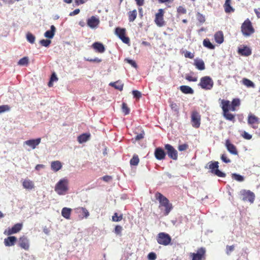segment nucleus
I'll return each instance as SVG.
<instances>
[{
    "instance_id": "nucleus-1",
    "label": "nucleus",
    "mask_w": 260,
    "mask_h": 260,
    "mask_svg": "<svg viewBox=\"0 0 260 260\" xmlns=\"http://www.w3.org/2000/svg\"><path fill=\"white\" fill-rule=\"evenodd\" d=\"M220 102V106L222 110V114L224 117L228 120L234 122L235 120V115L229 112L230 110L235 111L236 107L240 105V101L239 99H234L231 104L228 100L219 99Z\"/></svg>"
},
{
    "instance_id": "nucleus-2",
    "label": "nucleus",
    "mask_w": 260,
    "mask_h": 260,
    "mask_svg": "<svg viewBox=\"0 0 260 260\" xmlns=\"http://www.w3.org/2000/svg\"><path fill=\"white\" fill-rule=\"evenodd\" d=\"M155 197L159 201V208L161 210H164V215H168L173 209L172 204L170 203L169 200L166 197L160 192H156L155 194Z\"/></svg>"
},
{
    "instance_id": "nucleus-3",
    "label": "nucleus",
    "mask_w": 260,
    "mask_h": 260,
    "mask_svg": "<svg viewBox=\"0 0 260 260\" xmlns=\"http://www.w3.org/2000/svg\"><path fill=\"white\" fill-rule=\"evenodd\" d=\"M241 31L243 35L245 37H249L254 32V28L249 19L247 18L246 19L242 24Z\"/></svg>"
},
{
    "instance_id": "nucleus-4",
    "label": "nucleus",
    "mask_w": 260,
    "mask_h": 260,
    "mask_svg": "<svg viewBox=\"0 0 260 260\" xmlns=\"http://www.w3.org/2000/svg\"><path fill=\"white\" fill-rule=\"evenodd\" d=\"M219 163L218 161H210L208 163L207 165L205 167V168H207L210 170V172L218 177H225L226 175L224 173L221 172L218 169Z\"/></svg>"
},
{
    "instance_id": "nucleus-5",
    "label": "nucleus",
    "mask_w": 260,
    "mask_h": 260,
    "mask_svg": "<svg viewBox=\"0 0 260 260\" xmlns=\"http://www.w3.org/2000/svg\"><path fill=\"white\" fill-rule=\"evenodd\" d=\"M67 179H61L55 185L54 190L59 195L66 194L69 189Z\"/></svg>"
},
{
    "instance_id": "nucleus-6",
    "label": "nucleus",
    "mask_w": 260,
    "mask_h": 260,
    "mask_svg": "<svg viewBox=\"0 0 260 260\" xmlns=\"http://www.w3.org/2000/svg\"><path fill=\"white\" fill-rule=\"evenodd\" d=\"M214 82L209 76H204L201 78L199 86L205 90H210L212 88Z\"/></svg>"
},
{
    "instance_id": "nucleus-7",
    "label": "nucleus",
    "mask_w": 260,
    "mask_h": 260,
    "mask_svg": "<svg viewBox=\"0 0 260 260\" xmlns=\"http://www.w3.org/2000/svg\"><path fill=\"white\" fill-rule=\"evenodd\" d=\"M156 240L158 244L167 246L171 243V237L168 234L162 232L157 235Z\"/></svg>"
},
{
    "instance_id": "nucleus-8",
    "label": "nucleus",
    "mask_w": 260,
    "mask_h": 260,
    "mask_svg": "<svg viewBox=\"0 0 260 260\" xmlns=\"http://www.w3.org/2000/svg\"><path fill=\"white\" fill-rule=\"evenodd\" d=\"M165 11L162 9H159L157 13L155 15L154 22L156 25L158 27H162L166 24V22L164 20Z\"/></svg>"
},
{
    "instance_id": "nucleus-9",
    "label": "nucleus",
    "mask_w": 260,
    "mask_h": 260,
    "mask_svg": "<svg viewBox=\"0 0 260 260\" xmlns=\"http://www.w3.org/2000/svg\"><path fill=\"white\" fill-rule=\"evenodd\" d=\"M240 195L243 201H248L250 203H253L255 200L254 193L250 190H242L240 192Z\"/></svg>"
},
{
    "instance_id": "nucleus-10",
    "label": "nucleus",
    "mask_w": 260,
    "mask_h": 260,
    "mask_svg": "<svg viewBox=\"0 0 260 260\" xmlns=\"http://www.w3.org/2000/svg\"><path fill=\"white\" fill-rule=\"evenodd\" d=\"M206 249L204 247H201L197 250V253H190V256L191 260H204L206 258Z\"/></svg>"
},
{
    "instance_id": "nucleus-11",
    "label": "nucleus",
    "mask_w": 260,
    "mask_h": 260,
    "mask_svg": "<svg viewBox=\"0 0 260 260\" xmlns=\"http://www.w3.org/2000/svg\"><path fill=\"white\" fill-rule=\"evenodd\" d=\"M115 34L125 44H129L130 42L129 38L125 36L126 29L124 28L116 27L115 30Z\"/></svg>"
},
{
    "instance_id": "nucleus-12",
    "label": "nucleus",
    "mask_w": 260,
    "mask_h": 260,
    "mask_svg": "<svg viewBox=\"0 0 260 260\" xmlns=\"http://www.w3.org/2000/svg\"><path fill=\"white\" fill-rule=\"evenodd\" d=\"M165 149L170 158L175 160L178 159L177 151L171 145L169 144H165Z\"/></svg>"
},
{
    "instance_id": "nucleus-13",
    "label": "nucleus",
    "mask_w": 260,
    "mask_h": 260,
    "mask_svg": "<svg viewBox=\"0 0 260 260\" xmlns=\"http://www.w3.org/2000/svg\"><path fill=\"white\" fill-rule=\"evenodd\" d=\"M201 117L199 113L196 111H193L191 115L192 126L194 128H199L201 124Z\"/></svg>"
},
{
    "instance_id": "nucleus-14",
    "label": "nucleus",
    "mask_w": 260,
    "mask_h": 260,
    "mask_svg": "<svg viewBox=\"0 0 260 260\" xmlns=\"http://www.w3.org/2000/svg\"><path fill=\"white\" fill-rule=\"evenodd\" d=\"M247 122L248 124L250 125L252 128L256 129L258 127L257 124L259 123V119L254 115L249 114Z\"/></svg>"
},
{
    "instance_id": "nucleus-15",
    "label": "nucleus",
    "mask_w": 260,
    "mask_h": 260,
    "mask_svg": "<svg viewBox=\"0 0 260 260\" xmlns=\"http://www.w3.org/2000/svg\"><path fill=\"white\" fill-rule=\"evenodd\" d=\"M225 146L228 150V151L232 154L238 155V151L236 147L231 143V141L229 139L225 140Z\"/></svg>"
},
{
    "instance_id": "nucleus-16",
    "label": "nucleus",
    "mask_w": 260,
    "mask_h": 260,
    "mask_svg": "<svg viewBox=\"0 0 260 260\" xmlns=\"http://www.w3.org/2000/svg\"><path fill=\"white\" fill-rule=\"evenodd\" d=\"M154 156L157 160H163L166 158V153L161 147H157L154 151Z\"/></svg>"
},
{
    "instance_id": "nucleus-17",
    "label": "nucleus",
    "mask_w": 260,
    "mask_h": 260,
    "mask_svg": "<svg viewBox=\"0 0 260 260\" xmlns=\"http://www.w3.org/2000/svg\"><path fill=\"white\" fill-rule=\"evenodd\" d=\"M18 245L25 250H28L29 247L28 240L25 236H22L19 239Z\"/></svg>"
},
{
    "instance_id": "nucleus-18",
    "label": "nucleus",
    "mask_w": 260,
    "mask_h": 260,
    "mask_svg": "<svg viewBox=\"0 0 260 260\" xmlns=\"http://www.w3.org/2000/svg\"><path fill=\"white\" fill-rule=\"evenodd\" d=\"M22 224L21 223H16L12 228L8 229L5 232V233L8 235H11L13 234L19 232L22 229Z\"/></svg>"
},
{
    "instance_id": "nucleus-19",
    "label": "nucleus",
    "mask_w": 260,
    "mask_h": 260,
    "mask_svg": "<svg viewBox=\"0 0 260 260\" xmlns=\"http://www.w3.org/2000/svg\"><path fill=\"white\" fill-rule=\"evenodd\" d=\"M238 53L242 56H248L251 54L252 51L248 46H243L242 47L238 48Z\"/></svg>"
},
{
    "instance_id": "nucleus-20",
    "label": "nucleus",
    "mask_w": 260,
    "mask_h": 260,
    "mask_svg": "<svg viewBox=\"0 0 260 260\" xmlns=\"http://www.w3.org/2000/svg\"><path fill=\"white\" fill-rule=\"evenodd\" d=\"M99 23V19L93 16H91L87 21L88 26L92 28L97 27Z\"/></svg>"
},
{
    "instance_id": "nucleus-21",
    "label": "nucleus",
    "mask_w": 260,
    "mask_h": 260,
    "mask_svg": "<svg viewBox=\"0 0 260 260\" xmlns=\"http://www.w3.org/2000/svg\"><path fill=\"white\" fill-rule=\"evenodd\" d=\"M41 139L40 138L36 139H31L25 141L24 144L30 146L32 149H34L36 148L41 142Z\"/></svg>"
},
{
    "instance_id": "nucleus-22",
    "label": "nucleus",
    "mask_w": 260,
    "mask_h": 260,
    "mask_svg": "<svg viewBox=\"0 0 260 260\" xmlns=\"http://www.w3.org/2000/svg\"><path fill=\"white\" fill-rule=\"evenodd\" d=\"M92 47L93 49H94L96 52L102 53H104L105 51V48L104 45L100 42H94L92 45Z\"/></svg>"
},
{
    "instance_id": "nucleus-23",
    "label": "nucleus",
    "mask_w": 260,
    "mask_h": 260,
    "mask_svg": "<svg viewBox=\"0 0 260 260\" xmlns=\"http://www.w3.org/2000/svg\"><path fill=\"white\" fill-rule=\"evenodd\" d=\"M17 238L15 236H10L5 239L4 243L6 246H12L15 245Z\"/></svg>"
},
{
    "instance_id": "nucleus-24",
    "label": "nucleus",
    "mask_w": 260,
    "mask_h": 260,
    "mask_svg": "<svg viewBox=\"0 0 260 260\" xmlns=\"http://www.w3.org/2000/svg\"><path fill=\"white\" fill-rule=\"evenodd\" d=\"M231 2L232 0H225L223 5L224 11L226 13L234 12L235 11V9L231 6Z\"/></svg>"
},
{
    "instance_id": "nucleus-25",
    "label": "nucleus",
    "mask_w": 260,
    "mask_h": 260,
    "mask_svg": "<svg viewBox=\"0 0 260 260\" xmlns=\"http://www.w3.org/2000/svg\"><path fill=\"white\" fill-rule=\"evenodd\" d=\"M214 39L218 44H221L224 41L223 34L221 31L216 32L214 35Z\"/></svg>"
},
{
    "instance_id": "nucleus-26",
    "label": "nucleus",
    "mask_w": 260,
    "mask_h": 260,
    "mask_svg": "<svg viewBox=\"0 0 260 260\" xmlns=\"http://www.w3.org/2000/svg\"><path fill=\"white\" fill-rule=\"evenodd\" d=\"M23 187L26 189L31 190L35 187L33 182L29 179H25L22 182Z\"/></svg>"
},
{
    "instance_id": "nucleus-27",
    "label": "nucleus",
    "mask_w": 260,
    "mask_h": 260,
    "mask_svg": "<svg viewBox=\"0 0 260 260\" xmlns=\"http://www.w3.org/2000/svg\"><path fill=\"white\" fill-rule=\"evenodd\" d=\"M193 64L195 66L196 68L199 70L202 71L205 69L204 62L202 59H195Z\"/></svg>"
},
{
    "instance_id": "nucleus-28",
    "label": "nucleus",
    "mask_w": 260,
    "mask_h": 260,
    "mask_svg": "<svg viewBox=\"0 0 260 260\" xmlns=\"http://www.w3.org/2000/svg\"><path fill=\"white\" fill-rule=\"evenodd\" d=\"M72 210V209L69 208H67V207L63 208L61 210L62 216L66 219H70Z\"/></svg>"
},
{
    "instance_id": "nucleus-29",
    "label": "nucleus",
    "mask_w": 260,
    "mask_h": 260,
    "mask_svg": "<svg viewBox=\"0 0 260 260\" xmlns=\"http://www.w3.org/2000/svg\"><path fill=\"white\" fill-rule=\"evenodd\" d=\"M50 28V30L46 31L44 34V36L49 39L53 38L56 31V28L54 25H51Z\"/></svg>"
},
{
    "instance_id": "nucleus-30",
    "label": "nucleus",
    "mask_w": 260,
    "mask_h": 260,
    "mask_svg": "<svg viewBox=\"0 0 260 260\" xmlns=\"http://www.w3.org/2000/svg\"><path fill=\"white\" fill-rule=\"evenodd\" d=\"M180 90L185 94H193L194 92L193 90L190 87L187 85L180 86Z\"/></svg>"
},
{
    "instance_id": "nucleus-31",
    "label": "nucleus",
    "mask_w": 260,
    "mask_h": 260,
    "mask_svg": "<svg viewBox=\"0 0 260 260\" xmlns=\"http://www.w3.org/2000/svg\"><path fill=\"white\" fill-rule=\"evenodd\" d=\"M75 212L77 213H82L83 217L87 218L89 216V213L88 211L84 207H78L75 209Z\"/></svg>"
},
{
    "instance_id": "nucleus-32",
    "label": "nucleus",
    "mask_w": 260,
    "mask_h": 260,
    "mask_svg": "<svg viewBox=\"0 0 260 260\" xmlns=\"http://www.w3.org/2000/svg\"><path fill=\"white\" fill-rule=\"evenodd\" d=\"M62 167V165L59 161H54L51 162V168L55 172L59 171Z\"/></svg>"
},
{
    "instance_id": "nucleus-33",
    "label": "nucleus",
    "mask_w": 260,
    "mask_h": 260,
    "mask_svg": "<svg viewBox=\"0 0 260 260\" xmlns=\"http://www.w3.org/2000/svg\"><path fill=\"white\" fill-rule=\"evenodd\" d=\"M89 134L84 133L78 137V141L80 143L86 142L90 138Z\"/></svg>"
},
{
    "instance_id": "nucleus-34",
    "label": "nucleus",
    "mask_w": 260,
    "mask_h": 260,
    "mask_svg": "<svg viewBox=\"0 0 260 260\" xmlns=\"http://www.w3.org/2000/svg\"><path fill=\"white\" fill-rule=\"evenodd\" d=\"M137 12L136 10L129 11L128 13V20L129 22H133L137 17Z\"/></svg>"
},
{
    "instance_id": "nucleus-35",
    "label": "nucleus",
    "mask_w": 260,
    "mask_h": 260,
    "mask_svg": "<svg viewBox=\"0 0 260 260\" xmlns=\"http://www.w3.org/2000/svg\"><path fill=\"white\" fill-rule=\"evenodd\" d=\"M109 85L120 91L123 89V84L121 83L120 82L116 81L113 83H110Z\"/></svg>"
},
{
    "instance_id": "nucleus-36",
    "label": "nucleus",
    "mask_w": 260,
    "mask_h": 260,
    "mask_svg": "<svg viewBox=\"0 0 260 260\" xmlns=\"http://www.w3.org/2000/svg\"><path fill=\"white\" fill-rule=\"evenodd\" d=\"M203 45L210 49H214L215 46L213 45L208 39H204L203 41Z\"/></svg>"
},
{
    "instance_id": "nucleus-37",
    "label": "nucleus",
    "mask_w": 260,
    "mask_h": 260,
    "mask_svg": "<svg viewBox=\"0 0 260 260\" xmlns=\"http://www.w3.org/2000/svg\"><path fill=\"white\" fill-rule=\"evenodd\" d=\"M29 63V59L28 57L27 56L23 57V58H21L19 61L18 62L17 64L19 66H27Z\"/></svg>"
},
{
    "instance_id": "nucleus-38",
    "label": "nucleus",
    "mask_w": 260,
    "mask_h": 260,
    "mask_svg": "<svg viewBox=\"0 0 260 260\" xmlns=\"http://www.w3.org/2000/svg\"><path fill=\"white\" fill-rule=\"evenodd\" d=\"M139 158L136 154L133 155L132 158L130 160V164L132 166H137L139 162Z\"/></svg>"
},
{
    "instance_id": "nucleus-39",
    "label": "nucleus",
    "mask_w": 260,
    "mask_h": 260,
    "mask_svg": "<svg viewBox=\"0 0 260 260\" xmlns=\"http://www.w3.org/2000/svg\"><path fill=\"white\" fill-rule=\"evenodd\" d=\"M243 83L248 87H254V84L251 80L247 78L243 79Z\"/></svg>"
},
{
    "instance_id": "nucleus-40",
    "label": "nucleus",
    "mask_w": 260,
    "mask_h": 260,
    "mask_svg": "<svg viewBox=\"0 0 260 260\" xmlns=\"http://www.w3.org/2000/svg\"><path fill=\"white\" fill-rule=\"evenodd\" d=\"M35 37L30 32H27L26 34V39L28 42L31 44H34L35 41Z\"/></svg>"
},
{
    "instance_id": "nucleus-41",
    "label": "nucleus",
    "mask_w": 260,
    "mask_h": 260,
    "mask_svg": "<svg viewBox=\"0 0 260 260\" xmlns=\"http://www.w3.org/2000/svg\"><path fill=\"white\" fill-rule=\"evenodd\" d=\"M57 80H58V78H57L56 75H55V73H53L51 75L50 81H49V83L48 84V86L49 87H52L53 86V82L54 81H56Z\"/></svg>"
},
{
    "instance_id": "nucleus-42",
    "label": "nucleus",
    "mask_w": 260,
    "mask_h": 260,
    "mask_svg": "<svg viewBox=\"0 0 260 260\" xmlns=\"http://www.w3.org/2000/svg\"><path fill=\"white\" fill-rule=\"evenodd\" d=\"M122 111L125 115H127L129 113V108L127 107V104L125 103H122Z\"/></svg>"
},
{
    "instance_id": "nucleus-43",
    "label": "nucleus",
    "mask_w": 260,
    "mask_h": 260,
    "mask_svg": "<svg viewBox=\"0 0 260 260\" xmlns=\"http://www.w3.org/2000/svg\"><path fill=\"white\" fill-rule=\"evenodd\" d=\"M123 215L120 214L119 216L118 215L117 213H115L114 215L112 216V220L115 222H118L122 219Z\"/></svg>"
},
{
    "instance_id": "nucleus-44",
    "label": "nucleus",
    "mask_w": 260,
    "mask_h": 260,
    "mask_svg": "<svg viewBox=\"0 0 260 260\" xmlns=\"http://www.w3.org/2000/svg\"><path fill=\"white\" fill-rule=\"evenodd\" d=\"M232 178L240 182H242L244 180V177L242 176L235 173L232 174Z\"/></svg>"
},
{
    "instance_id": "nucleus-45",
    "label": "nucleus",
    "mask_w": 260,
    "mask_h": 260,
    "mask_svg": "<svg viewBox=\"0 0 260 260\" xmlns=\"http://www.w3.org/2000/svg\"><path fill=\"white\" fill-rule=\"evenodd\" d=\"M197 18L200 23H203L205 22V16L199 12L197 14Z\"/></svg>"
},
{
    "instance_id": "nucleus-46",
    "label": "nucleus",
    "mask_w": 260,
    "mask_h": 260,
    "mask_svg": "<svg viewBox=\"0 0 260 260\" xmlns=\"http://www.w3.org/2000/svg\"><path fill=\"white\" fill-rule=\"evenodd\" d=\"M189 147V146L187 144L185 143L181 145H179L178 147V149L180 151H183L186 150Z\"/></svg>"
},
{
    "instance_id": "nucleus-47",
    "label": "nucleus",
    "mask_w": 260,
    "mask_h": 260,
    "mask_svg": "<svg viewBox=\"0 0 260 260\" xmlns=\"http://www.w3.org/2000/svg\"><path fill=\"white\" fill-rule=\"evenodd\" d=\"M51 41L50 40H44L43 39L40 41V43L43 46L48 47L51 44Z\"/></svg>"
},
{
    "instance_id": "nucleus-48",
    "label": "nucleus",
    "mask_w": 260,
    "mask_h": 260,
    "mask_svg": "<svg viewBox=\"0 0 260 260\" xmlns=\"http://www.w3.org/2000/svg\"><path fill=\"white\" fill-rule=\"evenodd\" d=\"M10 109V107L7 105L0 106V113L9 111Z\"/></svg>"
},
{
    "instance_id": "nucleus-49",
    "label": "nucleus",
    "mask_w": 260,
    "mask_h": 260,
    "mask_svg": "<svg viewBox=\"0 0 260 260\" xmlns=\"http://www.w3.org/2000/svg\"><path fill=\"white\" fill-rule=\"evenodd\" d=\"M122 230V226L120 225H117L115 228L114 232L116 234L120 235L121 234Z\"/></svg>"
},
{
    "instance_id": "nucleus-50",
    "label": "nucleus",
    "mask_w": 260,
    "mask_h": 260,
    "mask_svg": "<svg viewBox=\"0 0 260 260\" xmlns=\"http://www.w3.org/2000/svg\"><path fill=\"white\" fill-rule=\"evenodd\" d=\"M133 95L134 98L139 99L141 97V93L137 90H133L132 91Z\"/></svg>"
},
{
    "instance_id": "nucleus-51",
    "label": "nucleus",
    "mask_w": 260,
    "mask_h": 260,
    "mask_svg": "<svg viewBox=\"0 0 260 260\" xmlns=\"http://www.w3.org/2000/svg\"><path fill=\"white\" fill-rule=\"evenodd\" d=\"M221 159L225 163H230L231 162V160L228 158L226 155L225 154H223L221 156Z\"/></svg>"
},
{
    "instance_id": "nucleus-52",
    "label": "nucleus",
    "mask_w": 260,
    "mask_h": 260,
    "mask_svg": "<svg viewBox=\"0 0 260 260\" xmlns=\"http://www.w3.org/2000/svg\"><path fill=\"white\" fill-rule=\"evenodd\" d=\"M242 136L246 140H250L252 138V136L245 131L243 132Z\"/></svg>"
},
{
    "instance_id": "nucleus-53",
    "label": "nucleus",
    "mask_w": 260,
    "mask_h": 260,
    "mask_svg": "<svg viewBox=\"0 0 260 260\" xmlns=\"http://www.w3.org/2000/svg\"><path fill=\"white\" fill-rule=\"evenodd\" d=\"M125 60L129 64H130L132 67L136 68L137 67V64L136 63V62L133 60H132V59H125Z\"/></svg>"
},
{
    "instance_id": "nucleus-54",
    "label": "nucleus",
    "mask_w": 260,
    "mask_h": 260,
    "mask_svg": "<svg viewBox=\"0 0 260 260\" xmlns=\"http://www.w3.org/2000/svg\"><path fill=\"white\" fill-rule=\"evenodd\" d=\"M148 258L149 260H155L156 258V255L154 252H150L148 254Z\"/></svg>"
},
{
    "instance_id": "nucleus-55",
    "label": "nucleus",
    "mask_w": 260,
    "mask_h": 260,
    "mask_svg": "<svg viewBox=\"0 0 260 260\" xmlns=\"http://www.w3.org/2000/svg\"><path fill=\"white\" fill-rule=\"evenodd\" d=\"M177 12L178 13H180V14H186V10L183 8V7L182 6H179L178 8H177Z\"/></svg>"
},
{
    "instance_id": "nucleus-56",
    "label": "nucleus",
    "mask_w": 260,
    "mask_h": 260,
    "mask_svg": "<svg viewBox=\"0 0 260 260\" xmlns=\"http://www.w3.org/2000/svg\"><path fill=\"white\" fill-rule=\"evenodd\" d=\"M185 79L188 81L196 82L197 81V77H192L191 76H186Z\"/></svg>"
},
{
    "instance_id": "nucleus-57",
    "label": "nucleus",
    "mask_w": 260,
    "mask_h": 260,
    "mask_svg": "<svg viewBox=\"0 0 260 260\" xmlns=\"http://www.w3.org/2000/svg\"><path fill=\"white\" fill-rule=\"evenodd\" d=\"M184 56L186 57V58H190V59H192L194 57V55L192 53H191V52H189V51H186L185 54H184Z\"/></svg>"
},
{
    "instance_id": "nucleus-58",
    "label": "nucleus",
    "mask_w": 260,
    "mask_h": 260,
    "mask_svg": "<svg viewBox=\"0 0 260 260\" xmlns=\"http://www.w3.org/2000/svg\"><path fill=\"white\" fill-rule=\"evenodd\" d=\"M112 179V177L108 175H106L103 176L102 178H101V179H102L103 181L105 182H109L110 180H111Z\"/></svg>"
},
{
    "instance_id": "nucleus-59",
    "label": "nucleus",
    "mask_w": 260,
    "mask_h": 260,
    "mask_svg": "<svg viewBox=\"0 0 260 260\" xmlns=\"http://www.w3.org/2000/svg\"><path fill=\"white\" fill-rule=\"evenodd\" d=\"M234 249V245L227 246H226V253L229 254L230 252L233 251Z\"/></svg>"
},
{
    "instance_id": "nucleus-60",
    "label": "nucleus",
    "mask_w": 260,
    "mask_h": 260,
    "mask_svg": "<svg viewBox=\"0 0 260 260\" xmlns=\"http://www.w3.org/2000/svg\"><path fill=\"white\" fill-rule=\"evenodd\" d=\"M144 132H143L142 133H140V134L137 135L135 138V139L136 140H140L141 139H142L144 138Z\"/></svg>"
},
{
    "instance_id": "nucleus-61",
    "label": "nucleus",
    "mask_w": 260,
    "mask_h": 260,
    "mask_svg": "<svg viewBox=\"0 0 260 260\" xmlns=\"http://www.w3.org/2000/svg\"><path fill=\"white\" fill-rule=\"evenodd\" d=\"M87 1V0H75V2L76 4V5L78 6L79 5L84 4Z\"/></svg>"
},
{
    "instance_id": "nucleus-62",
    "label": "nucleus",
    "mask_w": 260,
    "mask_h": 260,
    "mask_svg": "<svg viewBox=\"0 0 260 260\" xmlns=\"http://www.w3.org/2000/svg\"><path fill=\"white\" fill-rule=\"evenodd\" d=\"M79 12H80V9H76L74 11L70 13V15H71V16L75 15H77V14H79Z\"/></svg>"
},
{
    "instance_id": "nucleus-63",
    "label": "nucleus",
    "mask_w": 260,
    "mask_h": 260,
    "mask_svg": "<svg viewBox=\"0 0 260 260\" xmlns=\"http://www.w3.org/2000/svg\"><path fill=\"white\" fill-rule=\"evenodd\" d=\"M138 6H141L144 5V0H135Z\"/></svg>"
},
{
    "instance_id": "nucleus-64",
    "label": "nucleus",
    "mask_w": 260,
    "mask_h": 260,
    "mask_svg": "<svg viewBox=\"0 0 260 260\" xmlns=\"http://www.w3.org/2000/svg\"><path fill=\"white\" fill-rule=\"evenodd\" d=\"M45 167V166L44 165H42V164H39V165H37L36 167H35V169L36 170H40L41 169H43Z\"/></svg>"
}]
</instances>
